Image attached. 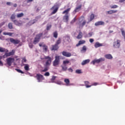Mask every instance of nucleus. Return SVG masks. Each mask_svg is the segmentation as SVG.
<instances>
[{"mask_svg": "<svg viewBox=\"0 0 125 125\" xmlns=\"http://www.w3.org/2000/svg\"><path fill=\"white\" fill-rule=\"evenodd\" d=\"M41 60H45V62L44 65L45 67L44 69L41 70V72H47V71H48L49 66L51 65V63L52 62V60H53V59H52V58L50 57L49 56H44V58H41Z\"/></svg>", "mask_w": 125, "mask_h": 125, "instance_id": "obj_1", "label": "nucleus"}, {"mask_svg": "<svg viewBox=\"0 0 125 125\" xmlns=\"http://www.w3.org/2000/svg\"><path fill=\"white\" fill-rule=\"evenodd\" d=\"M60 64V56H56L55 57V60L53 62V66L54 67H58Z\"/></svg>", "mask_w": 125, "mask_h": 125, "instance_id": "obj_2", "label": "nucleus"}, {"mask_svg": "<svg viewBox=\"0 0 125 125\" xmlns=\"http://www.w3.org/2000/svg\"><path fill=\"white\" fill-rule=\"evenodd\" d=\"M42 33L36 35L33 41V43L34 44H37V43L39 42L40 41H41V38H42Z\"/></svg>", "mask_w": 125, "mask_h": 125, "instance_id": "obj_3", "label": "nucleus"}, {"mask_svg": "<svg viewBox=\"0 0 125 125\" xmlns=\"http://www.w3.org/2000/svg\"><path fill=\"white\" fill-rule=\"evenodd\" d=\"M121 46V40H117L113 42V47L114 48H119Z\"/></svg>", "mask_w": 125, "mask_h": 125, "instance_id": "obj_4", "label": "nucleus"}, {"mask_svg": "<svg viewBox=\"0 0 125 125\" xmlns=\"http://www.w3.org/2000/svg\"><path fill=\"white\" fill-rule=\"evenodd\" d=\"M15 53V50H12L11 52L9 53L6 52L4 55H3V58H5L6 57H9V56H11L12 55H14Z\"/></svg>", "mask_w": 125, "mask_h": 125, "instance_id": "obj_5", "label": "nucleus"}, {"mask_svg": "<svg viewBox=\"0 0 125 125\" xmlns=\"http://www.w3.org/2000/svg\"><path fill=\"white\" fill-rule=\"evenodd\" d=\"M102 61H105V59L104 58H101L98 60L95 59L92 61L91 63L93 65H95V63H100Z\"/></svg>", "mask_w": 125, "mask_h": 125, "instance_id": "obj_6", "label": "nucleus"}, {"mask_svg": "<svg viewBox=\"0 0 125 125\" xmlns=\"http://www.w3.org/2000/svg\"><path fill=\"white\" fill-rule=\"evenodd\" d=\"M35 78H36L39 83H40V82H42V80H44V79L42 75L39 74H37L36 75Z\"/></svg>", "mask_w": 125, "mask_h": 125, "instance_id": "obj_7", "label": "nucleus"}, {"mask_svg": "<svg viewBox=\"0 0 125 125\" xmlns=\"http://www.w3.org/2000/svg\"><path fill=\"white\" fill-rule=\"evenodd\" d=\"M14 58H8L6 59L7 64L8 66H11L12 63L14 62Z\"/></svg>", "mask_w": 125, "mask_h": 125, "instance_id": "obj_8", "label": "nucleus"}, {"mask_svg": "<svg viewBox=\"0 0 125 125\" xmlns=\"http://www.w3.org/2000/svg\"><path fill=\"white\" fill-rule=\"evenodd\" d=\"M58 8H59V7H58V5H54L51 8V10H52L53 9H54V10L53 11V12H52V14H55V13H56V12H57V11H58Z\"/></svg>", "mask_w": 125, "mask_h": 125, "instance_id": "obj_9", "label": "nucleus"}, {"mask_svg": "<svg viewBox=\"0 0 125 125\" xmlns=\"http://www.w3.org/2000/svg\"><path fill=\"white\" fill-rule=\"evenodd\" d=\"M9 41L10 42L14 43V44H18L20 42V40H15L13 38H10Z\"/></svg>", "mask_w": 125, "mask_h": 125, "instance_id": "obj_10", "label": "nucleus"}, {"mask_svg": "<svg viewBox=\"0 0 125 125\" xmlns=\"http://www.w3.org/2000/svg\"><path fill=\"white\" fill-rule=\"evenodd\" d=\"M62 54L63 56H65V57H71V56H72L71 53L66 51H62Z\"/></svg>", "mask_w": 125, "mask_h": 125, "instance_id": "obj_11", "label": "nucleus"}, {"mask_svg": "<svg viewBox=\"0 0 125 125\" xmlns=\"http://www.w3.org/2000/svg\"><path fill=\"white\" fill-rule=\"evenodd\" d=\"M52 47L51 49V50H58L59 48V46L56 44H55L54 45H52Z\"/></svg>", "mask_w": 125, "mask_h": 125, "instance_id": "obj_12", "label": "nucleus"}, {"mask_svg": "<svg viewBox=\"0 0 125 125\" xmlns=\"http://www.w3.org/2000/svg\"><path fill=\"white\" fill-rule=\"evenodd\" d=\"M94 46L95 48H98V47H100L101 46H103V43H100L99 42H96L95 43Z\"/></svg>", "mask_w": 125, "mask_h": 125, "instance_id": "obj_13", "label": "nucleus"}, {"mask_svg": "<svg viewBox=\"0 0 125 125\" xmlns=\"http://www.w3.org/2000/svg\"><path fill=\"white\" fill-rule=\"evenodd\" d=\"M95 18V16L94 14H91L90 16V19L88 20L87 23H89V22H91V21H92V20H93Z\"/></svg>", "mask_w": 125, "mask_h": 125, "instance_id": "obj_14", "label": "nucleus"}, {"mask_svg": "<svg viewBox=\"0 0 125 125\" xmlns=\"http://www.w3.org/2000/svg\"><path fill=\"white\" fill-rule=\"evenodd\" d=\"M38 21V20H33L32 21H30L28 23L27 25L28 26H32V25L35 24V23H36V22H37Z\"/></svg>", "mask_w": 125, "mask_h": 125, "instance_id": "obj_15", "label": "nucleus"}, {"mask_svg": "<svg viewBox=\"0 0 125 125\" xmlns=\"http://www.w3.org/2000/svg\"><path fill=\"white\" fill-rule=\"evenodd\" d=\"M89 62H90V59H87V60H84L82 62V65L83 66L84 65H86V64H88Z\"/></svg>", "mask_w": 125, "mask_h": 125, "instance_id": "obj_16", "label": "nucleus"}, {"mask_svg": "<svg viewBox=\"0 0 125 125\" xmlns=\"http://www.w3.org/2000/svg\"><path fill=\"white\" fill-rule=\"evenodd\" d=\"M105 22H104V21H97L95 23V25L96 26H100V25H104Z\"/></svg>", "mask_w": 125, "mask_h": 125, "instance_id": "obj_17", "label": "nucleus"}, {"mask_svg": "<svg viewBox=\"0 0 125 125\" xmlns=\"http://www.w3.org/2000/svg\"><path fill=\"white\" fill-rule=\"evenodd\" d=\"M84 83L85 86L86 87V88H88L92 86V85H89V82L88 81H85Z\"/></svg>", "mask_w": 125, "mask_h": 125, "instance_id": "obj_18", "label": "nucleus"}, {"mask_svg": "<svg viewBox=\"0 0 125 125\" xmlns=\"http://www.w3.org/2000/svg\"><path fill=\"white\" fill-rule=\"evenodd\" d=\"M63 20H64L65 22H68V21H69V15L65 14L63 16Z\"/></svg>", "mask_w": 125, "mask_h": 125, "instance_id": "obj_19", "label": "nucleus"}, {"mask_svg": "<svg viewBox=\"0 0 125 125\" xmlns=\"http://www.w3.org/2000/svg\"><path fill=\"white\" fill-rule=\"evenodd\" d=\"M85 24H86V21L84 20L83 21V22H82V23H79V28H83V26H84V25H85Z\"/></svg>", "mask_w": 125, "mask_h": 125, "instance_id": "obj_20", "label": "nucleus"}, {"mask_svg": "<svg viewBox=\"0 0 125 125\" xmlns=\"http://www.w3.org/2000/svg\"><path fill=\"white\" fill-rule=\"evenodd\" d=\"M84 43H85V41L84 40L79 41L78 43L76 44V46H80L81 44H83Z\"/></svg>", "mask_w": 125, "mask_h": 125, "instance_id": "obj_21", "label": "nucleus"}, {"mask_svg": "<svg viewBox=\"0 0 125 125\" xmlns=\"http://www.w3.org/2000/svg\"><path fill=\"white\" fill-rule=\"evenodd\" d=\"M24 66V70H25V71H30V65H29V64H23Z\"/></svg>", "mask_w": 125, "mask_h": 125, "instance_id": "obj_22", "label": "nucleus"}, {"mask_svg": "<svg viewBox=\"0 0 125 125\" xmlns=\"http://www.w3.org/2000/svg\"><path fill=\"white\" fill-rule=\"evenodd\" d=\"M0 52H5V53H6V52H8V50H7V49L0 47Z\"/></svg>", "mask_w": 125, "mask_h": 125, "instance_id": "obj_23", "label": "nucleus"}, {"mask_svg": "<svg viewBox=\"0 0 125 125\" xmlns=\"http://www.w3.org/2000/svg\"><path fill=\"white\" fill-rule=\"evenodd\" d=\"M104 57L106 59H113V56H112V55L111 54H106L104 56Z\"/></svg>", "mask_w": 125, "mask_h": 125, "instance_id": "obj_24", "label": "nucleus"}, {"mask_svg": "<svg viewBox=\"0 0 125 125\" xmlns=\"http://www.w3.org/2000/svg\"><path fill=\"white\" fill-rule=\"evenodd\" d=\"M12 22L14 23L15 25H17V26H20L21 25V23L18 21L17 20H14V21H12Z\"/></svg>", "mask_w": 125, "mask_h": 125, "instance_id": "obj_25", "label": "nucleus"}, {"mask_svg": "<svg viewBox=\"0 0 125 125\" xmlns=\"http://www.w3.org/2000/svg\"><path fill=\"white\" fill-rule=\"evenodd\" d=\"M82 8V5H80L78 7H77L74 10L75 12H79L81 10V9Z\"/></svg>", "mask_w": 125, "mask_h": 125, "instance_id": "obj_26", "label": "nucleus"}, {"mask_svg": "<svg viewBox=\"0 0 125 125\" xmlns=\"http://www.w3.org/2000/svg\"><path fill=\"white\" fill-rule=\"evenodd\" d=\"M118 12V10H110L108 11H107V14H113V13H117Z\"/></svg>", "mask_w": 125, "mask_h": 125, "instance_id": "obj_27", "label": "nucleus"}, {"mask_svg": "<svg viewBox=\"0 0 125 125\" xmlns=\"http://www.w3.org/2000/svg\"><path fill=\"white\" fill-rule=\"evenodd\" d=\"M70 10H71V8H68L66 10H64L62 13V14H67L68 15Z\"/></svg>", "mask_w": 125, "mask_h": 125, "instance_id": "obj_28", "label": "nucleus"}, {"mask_svg": "<svg viewBox=\"0 0 125 125\" xmlns=\"http://www.w3.org/2000/svg\"><path fill=\"white\" fill-rule=\"evenodd\" d=\"M82 38H83V33L80 31L79 34L77 36V39L80 40V39H82Z\"/></svg>", "mask_w": 125, "mask_h": 125, "instance_id": "obj_29", "label": "nucleus"}, {"mask_svg": "<svg viewBox=\"0 0 125 125\" xmlns=\"http://www.w3.org/2000/svg\"><path fill=\"white\" fill-rule=\"evenodd\" d=\"M61 67L62 68V71H67V65L66 64H63L62 65H61Z\"/></svg>", "mask_w": 125, "mask_h": 125, "instance_id": "obj_30", "label": "nucleus"}, {"mask_svg": "<svg viewBox=\"0 0 125 125\" xmlns=\"http://www.w3.org/2000/svg\"><path fill=\"white\" fill-rule=\"evenodd\" d=\"M64 83H65L66 85H70V80L68 79H65Z\"/></svg>", "mask_w": 125, "mask_h": 125, "instance_id": "obj_31", "label": "nucleus"}, {"mask_svg": "<svg viewBox=\"0 0 125 125\" xmlns=\"http://www.w3.org/2000/svg\"><path fill=\"white\" fill-rule=\"evenodd\" d=\"M61 42H62L61 38H58V40L56 41L55 44H57V45H59Z\"/></svg>", "mask_w": 125, "mask_h": 125, "instance_id": "obj_32", "label": "nucleus"}, {"mask_svg": "<svg viewBox=\"0 0 125 125\" xmlns=\"http://www.w3.org/2000/svg\"><path fill=\"white\" fill-rule=\"evenodd\" d=\"M23 16H24V13H23L18 14L17 15V18H21V17H23Z\"/></svg>", "mask_w": 125, "mask_h": 125, "instance_id": "obj_33", "label": "nucleus"}, {"mask_svg": "<svg viewBox=\"0 0 125 125\" xmlns=\"http://www.w3.org/2000/svg\"><path fill=\"white\" fill-rule=\"evenodd\" d=\"M48 49V47L46 46V45L45 44L43 45V50L46 52L47 51Z\"/></svg>", "mask_w": 125, "mask_h": 125, "instance_id": "obj_34", "label": "nucleus"}, {"mask_svg": "<svg viewBox=\"0 0 125 125\" xmlns=\"http://www.w3.org/2000/svg\"><path fill=\"white\" fill-rule=\"evenodd\" d=\"M53 37L55 39H57L58 37V33H57V31H55L53 33Z\"/></svg>", "mask_w": 125, "mask_h": 125, "instance_id": "obj_35", "label": "nucleus"}, {"mask_svg": "<svg viewBox=\"0 0 125 125\" xmlns=\"http://www.w3.org/2000/svg\"><path fill=\"white\" fill-rule=\"evenodd\" d=\"M8 27L9 29H13V25H12V23L10 22L8 23Z\"/></svg>", "mask_w": 125, "mask_h": 125, "instance_id": "obj_36", "label": "nucleus"}, {"mask_svg": "<svg viewBox=\"0 0 125 125\" xmlns=\"http://www.w3.org/2000/svg\"><path fill=\"white\" fill-rule=\"evenodd\" d=\"M52 26L51 25V24H47V26H46L47 31H49V30H50V29H51Z\"/></svg>", "mask_w": 125, "mask_h": 125, "instance_id": "obj_37", "label": "nucleus"}, {"mask_svg": "<svg viewBox=\"0 0 125 125\" xmlns=\"http://www.w3.org/2000/svg\"><path fill=\"white\" fill-rule=\"evenodd\" d=\"M56 78H57V77L53 76L51 79V82L52 83H54V81H55V79H56Z\"/></svg>", "mask_w": 125, "mask_h": 125, "instance_id": "obj_38", "label": "nucleus"}, {"mask_svg": "<svg viewBox=\"0 0 125 125\" xmlns=\"http://www.w3.org/2000/svg\"><path fill=\"white\" fill-rule=\"evenodd\" d=\"M81 51H84V52H85V51H86V46H83L82 49L81 50Z\"/></svg>", "mask_w": 125, "mask_h": 125, "instance_id": "obj_39", "label": "nucleus"}, {"mask_svg": "<svg viewBox=\"0 0 125 125\" xmlns=\"http://www.w3.org/2000/svg\"><path fill=\"white\" fill-rule=\"evenodd\" d=\"M15 18H16L15 15L12 14L11 16V19L12 21H14V19H15Z\"/></svg>", "mask_w": 125, "mask_h": 125, "instance_id": "obj_40", "label": "nucleus"}, {"mask_svg": "<svg viewBox=\"0 0 125 125\" xmlns=\"http://www.w3.org/2000/svg\"><path fill=\"white\" fill-rule=\"evenodd\" d=\"M64 39H65V40H67V42H69V41H70V36L69 35H66L64 37Z\"/></svg>", "mask_w": 125, "mask_h": 125, "instance_id": "obj_41", "label": "nucleus"}, {"mask_svg": "<svg viewBox=\"0 0 125 125\" xmlns=\"http://www.w3.org/2000/svg\"><path fill=\"white\" fill-rule=\"evenodd\" d=\"M69 63H70V62L68 60L63 61V65H66V64H69Z\"/></svg>", "mask_w": 125, "mask_h": 125, "instance_id": "obj_42", "label": "nucleus"}, {"mask_svg": "<svg viewBox=\"0 0 125 125\" xmlns=\"http://www.w3.org/2000/svg\"><path fill=\"white\" fill-rule=\"evenodd\" d=\"M75 73H76V74H82V70L80 69H77Z\"/></svg>", "mask_w": 125, "mask_h": 125, "instance_id": "obj_43", "label": "nucleus"}, {"mask_svg": "<svg viewBox=\"0 0 125 125\" xmlns=\"http://www.w3.org/2000/svg\"><path fill=\"white\" fill-rule=\"evenodd\" d=\"M16 71H18V73H21V74H24V72L22 71V70L19 69H15Z\"/></svg>", "mask_w": 125, "mask_h": 125, "instance_id": "obj_44", "label": "nucleus"}, {"mask_svg": "<svg viewBox=\"0 0 125 125\" xmlns=\"http://www.w3.org/2000/svg\"><path fill=\"white\" fill-rule=\"evenodd\" d=\"M77 20V19H76V17H75L72 21L70 22L71 24H74L75 22H76Z\"/></svg>", "mask_w": 125, "mask_h": 125, "instance_id": "obj_45", "label": "nucleus"}, {"mask_svg": "<svg viewBox=\"0 0 125 125\" xmlns=\"http://www.w3.org/2000/svg\"><path fill=\"white\" fill-rule=\"evenodd\" d=\"M111 8L115 9V8H118V6L117 5H114L112 6H110Z\"/></svg>", "mask_w": 125, "mask_h": 125, "instance_id": "obj_46", "label": "nucleus"}, {"mask_svg": "<svg viewBox=\"0 0 125 125\" xmlns=\"http://www.w3.org/2000/svg\"><path fill=\"white\" fill-rule=\"evenodd\" d=\"M50 75V74H49V72H46V73H44V76H45V77H49V76Z\"/></svg>", "mask_w": 125, "mask_h": 125, "instance_id": "obj_47", "label": "nucleus"}, {"mask_svg": "<svg viewBox=\"0 0 125 125\" xmlns=\"http://www.w3.org/2000/svg\"><path fill=\"white\" fill-rule=\"evenodd\" d=\"M22 62L23 63H26L27 62V59H26V58H22Z\"/></svg>", "mask_w": 125, "mask_h": 125, "instance_id": "obj_48", "label": "nucleus"}, {"mask_svg": "<svg viewBox=\"0 0 125 125\" xmlns=\"http://www.w3.org/2000/svg\"><path fill=\"white\" fill-rule=\"evenodd\" d=\"M44 44H43V42H40L39 43V46H40V47H42H42H43V45Z\"/></svg>", "mask_w": 125, "mask_h": 125, "instance_id": "obj_49", "label": "nucleus"}, {"mask_svg": "<svg viewBox=\"0 0 125 125\" xmlns=\"http://www.w3.org/2000/svg\"><path fill=\"white\" fill-rule=\"evenodd\" d=\"M5 24V22H2L1 23H0V28H1V27H2V26H3V25Z\"/></svg>", "mask_w": 125, "mask_h": 125, "instance_id": "obj_50", "label": "nucleus"}, {"mask_svg": "<svg viewBox=\"0 0 125 125\" xmlns=\"http://www.w3.org/2000/svg\"><path fill=\"white\" fill-rule=\"evenodd\" d=\"M13 33L11 32H8V36H9L10 37L12 36V35H13Z\"/></svg>", "mask_w": 125, "mask_h": 125, "instance_id": "obj_51", "label": "nucleus"}, {"mask_svg": "<svg viewBox=\"0 0 125 125\" xmlns=\"http://www.w3.org/2000/svg\"><path fill=\"white\" fill-rule=\"evenodd\" d=\"M29 46L30 48H33V46H34L33 45V44H32L31 43H30L29 44Z\"/></svg>", "mask_w": 125, "mask_h": 125, "instance_id": "obj_52", "label": "nucleus"}, {"mask_svg": "<svg viewBox=\"0 0 125 125\" xmlns=\"http://www.w3.org/2000/svg\"><path fill=\"white\" fill-rule=\"evenodd\" d=\"M88 37L89 38H90V37H92V32H89L88 34Z\"/></svg>", "mask_w": 125, "mask_h": 125, "instance_id": "obj_53", "label": "nucleus"}, {"mask_svg": "<svg viewBox=\"0 0 125 125\" xmlns=\"http://www.w3.org/2000/svg\"><path fill=\"white\" fill-rule=\"evenodd\" d=\"M89 42H90L92 43V42H94V39H89Z\"/></svg>", "mask_w": 125, "mask_h": 125, "instance_id": "obj_54", "label": "nucleus"}, {"mask_svg": "<svg viewBox=\"0 0 125 125\" xmlns=\"http://www.w3.org/2000/svg\"><path fill=\"white\" fill-rule=\"evenodd\" d=\"M34 0H26L27 3H29V2H32Z\"/></svg>", "mask_w": 125, "mask_h": 125, "instance_id": "obj_55", "label": "nucleus"}, {"mask_svg": "<svg viewBox=\"0 0 125 125\" xmlns=\"http://www.w3.org/2000/svg\"><path fill=\"white\" fill-rule=\"evenodd\" d=\"M3 35L4 36H8V32H3Z\"/></svg>", "mask_w": 125, "mask_h": 125, "instance_id": "obj_56", "label": "nucleus"}, {"mask_svg": "<svg viewBox=\"0 0 125 125\" xmlns=\"http://www.w3.org/2000/svg\"><path fill=\"white\" fill-rule=\"evenodd\" d=\"M6 4L7 5H11L12 3L11 2H7Z\"/></svg>", "mask_w": 125, "mask_h": 125, "instance_id": "obj_57", "label": "nucleus"}, {"mask_svg": "<svg viewBox=\"0 0 125 125\" xmlns=\"http://www.w3.org/2000/svg\"><path fill=\"white\" fill-rule=\"evenodd\" d=\"M69 72H71V73L73 72V69L70 68L68 69Z\"/></svg>", "mask_w": 125, "mask_h": 125, "instance_id": "obj_58", "label": "nucleus"}, {"mask_svg": "<svg viewBox=\"0 0 125 125\" xmlns=\"http://www.w3.org/2000/svg\"><path fill=\"white\" fill-rule=\"evenodd\" d=\"M0 66H3V63H2L1 61H0Z\"/></svg>", "mask_w": 125, "mask_h": 125, "instance_id": "obj_59", "label": "nucleus"}, {"mask_svg": "<svg viewBox=\"0 0 125 125\" xmlns=\"http://www.w3.org/2000/svg\"><path fill=\"white\" fill-rule=\"evenodd\" d=\"M124 1H125V0H119V2H124Z\"/></svg>", "mask_w": 125, "mask_h": 125, "instance_id": "obj_60", "label": "nucleus"}, {"mask_svg": "<svg viewBox=\"0 0 125 125\" xmlns=\"http://www.w3.org/2000/svg\"><path fill=\"white\" fill-rule=\"evenodd\" d=\"M97 84H98V83H93V84H92V85H97Z\"/></svg>", "mask_w": 125, "mask_h": 125, "instance_id": "obj_61", "label": "nucleus"}, {"mask_svg": "<svg viewBox=\"0 0 125 125\" xmlns=\"http://www.w3.org/2000/svg\"><path fill=\"white\" fill-rule=\"evenodd\" d=\"M14 7H17V4L16 3H15L13 5Z\"/></svg>", "mask_w": 125, "mask_h": 125, "instance_id": "obj_62", "label": "nucleus"}, {"mask_svg": "<svg viewBox=\"0 0 125 125\" xmlns=\"http://www.w3.org/2000/svg\"><path fill=\"white\" fill-rule=\"evenodd\" d=\"M3 58V56H0V61H1V59Z\"/></svg>", "mask_w": 125, "mask_h": 125, "instance_id": "obj_63", "label": "nucleus"}, {"mask_svg": "<svg viewBox=\"0 0 125 125\" xmlns=\"http://www.w3.org/2000/svg\"><path fill=\"white\" fill-rule=\"evenodd\" d=\"M2 32V30H0V34H1V33Z\"/></svg>", "mask_w": 125, "mask_h": 125, "instance_id": "obj_64", "label": "nucleus"}]
</instances>
